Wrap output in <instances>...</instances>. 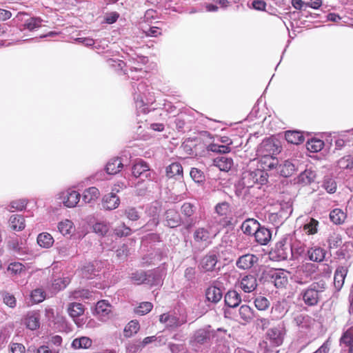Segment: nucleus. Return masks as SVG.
Wrapping results in <instances>:
<instances>
[{"label":"nucleus","mask_w":353,"mask_h":353,"mask_svg":"<svg viewBox=\"0 0 353 353\" xmlns=\"http://www.w3.org/2000/svg\"><path fill=\"white\" fill-rule=\"evenodd\" d=\"M223 331L222 329L219 328L216 332L211 330L210 327L199 329L194 332L190 343L192 345H210L216 332Z\"/></svg>","instance_id":"obj_1"},{"label":"nucleus","mask_w":353,"mask_h":353,"mask_svg":"<svg viewBox=\"0 0 353 353\" xmlns=\"http://www.w3.org/2000/svg\"><path fill=\"white\" fill-rule=\"evenodd\" d=\"M188 315L186 312H182L181 313L167 312L164 313L159 316V321L165 324L167 328L176 329L188 321Z\"/></svg>","instance_id":"obj_2"},{"label":"nucleus","mask_w":353,"mask_h":353,"mask_svg":"<svg viewBox=\"0 0 353 353\" xmlns=\"http://www.w3.org/2000/svg\"><path fill=\"white\" fill-rule=\"evenodd\" d=\"M284 332L280 326L268 330L266 334V340L260 343L261 347L267 351L270 350V347H278L283 343Z\"/></svg>","instance_id":"obj_3"},{"label":"nucleus","mask_w":353,"mask_h":353,"mask_svg":"<svg viewBox=\"0 0 353 353\" xmlns=\"http://www.w3.org/2000/svg\"><path fill=\"white\" fill-rule=\"evenodd\" d=\"M213 238L208 228H198L193 233L194 246L199 250H203L212 243Z\"/></svg>","instance_id":"obj_4"},{"label":"nucleus","mask_w":353,"mask_h":353,"mask_svg":"<svg viewBox=\"0 0 353 353\" xmlns=\"http://www.w3.org/2000/svg\"><path fill=\"white\" fill-rule=\"evenodd\" d=\"M315 270L316 268L313 264L310 263L303 264L297 268L293 275V279L299 284H306L312 280Z\"/></svg>","instance_id":"obj_5"},{"label":"nucleus","mask_w":353,"mask_h":353,"mask_svg":"<svg viewBox=\"0 0 353 353\" xmlns=\"http://www.w3.org/2000/svg\"><path fill=\"white\" fill-rule=\"evenodd\" d=\"M261 170H246L242 174L241 183L244 188H252L255 183L263 184L266 181Z\"/></svg>","instance_id":"obj_6"},{"label":"nucleus","mask_w":353,"mask_h":353,"mask_svg":"<svg viewBox=\"0 0 353 353\" xmlns=\"http://www.w3.org/2000/svg\"><path fill=\"white\" fill-rule=\"evenodd\" d=\"M263 274H266L273 280L276 288H283L288 284V272L283 270L270 268L265 270Z\"/></svg>","instance_id":"obj_7"},{"label":"nucleus","mask_w":353,"mask_h":353,"mask_svg":"<svg viewBox=\"0 0 353 353\" xmlns=\"http://www.w3.org/2000/svg\"><path fill=\"white\" fill-rule=\"evenodd\" d=\"M279 152V147L273 140L268 139L259 144L256 150V155L258 157H274Z\"/></svg>","instance_id":"obj_8"},{"label":"nucleus","mask_w":353,"mask_h":353,"mask_svg":"<svg viewBox=\"0 0 353 353\" xmlns=\"http://www.w3.org/2000/svg\"><path fill=\"white\" fill-rule=\"evenodd\" d=\"M196 208L194 205L186 202L183 204L181 208V214L185 217V228L189 229L199 222V219L194 214Z\"/></svg>","instance_id":"obj_9"},{"label":"nucleus","mask_w":353,"mask_h":353,"mask_svg":"<svg viewBox=\"0 0 353 353\" xmlns=\"http://www.w3.org/2000/svg\"><path fill=\"white\" fill-rule=\"evenodd\" d=\"M218 257L219 254L217 252L214 251L209 252L201 260L200 266L201 269L205 272H212L216 270H219V268H216V265L219 262Z\"/></svg>","instance_id":"obj_10"},{"label":"nucleus","mask_w":353,"mask_h":353,"mask_svg":"<svg viewBox=\"0 0 353 353\" xmlns=\"http://www.w3.org/2000/svg\"><path fill=\"white\" fill-rule=\"evenodd\" d=\"M219 282L214 281L205 290V296L208 301L217 303L223 297L222 289L219 286Z\"/></svg>","instance_id":"obj_11"},{"label":"nucleus","mask_w":353,"mask_h":353,"mask_svg":"<svg viewBox=\"0 0 353 353\" xmlns=\"http://www.w3.org/2000/svg\"><path fill=\"white\" fill-rule=\"evenodd\" d=\"M95 312L97 318L100 321L105 322L112 316V306L106 301L102 300L97 302Z\"/></svg>","instance_id":"obj_12"},{"label":"nucleus","mask_w":353,"mask_h":353,"mask_svg":"<svg viewBox=\"0 0 353 353\" xmlns=\"http://www.w3.org/2000/svg\"><path fill=\"white\" fill-rule=\"evenodd\" d=\"M259 261V257L252 254H245L238 258L236 265L239 269L245 270L251 269Z\"/></svg>","instance_id":"obj_13"},{"label":"nucleus","mask_w":353,"mask_h":353,"mask_svg":"<svg viewBox=\"0 0 353 353\" xmlns=\"http://www.w3.org/2000/svg\"><path fill=\"white\" fill-rule=\"evenodd\" d=\"M298 169V161L296 160L290 161L286 160L283 163L277 165L276 172L281 176L288 177L292 175L294 172Z\"/></svg>","instance_id":"obj_14"},{"label":"nucleus","mask_w":353,"mask_h":353,"mask_svg":"<svg viewBox=\"0 0 353 353\" xmlns=\"http://www.w3.org/2000/svg\"><path fill=\"white\" fill-rule=\"evenodd\" d=\"M81 195L73 190H68L61 193V199L63 205L68 208H74L79 203Z\"/></svg>","instance_id":"obj_15"},{"label":"nucleus","mask_w":353,"mask_h":353,"mask_svg":"<svg viewBox=\"0 0 353 353\" xmlns=\"http://www.w3.org/2000/svg\"><path fill=\"white\" fill-rule=\"evenodd\" d=\"M294 322L301 332L310 330L315 324L314 319L308 315L302 314L296 315L294 319Z\"/></svg>","instance_id":"obj_16"},{"label":"nucleus","mask_w":353,"mask_h":353,"mask_svg":"<svg viewBox=\"0 0 353 353\" xmlns=\"http://www.w3.org/2000/svg\"><path fill=\"white\" fill-rule=\"evenodd\" d=\"M303 300L307 305H314L319 301V292L316 290V285L312 284L307 290L301 293Z\"/></svg>","instance_id":"obj_17"},{"label":"nucleus","mask_w":353,"mask_h":353,"mask_svg":"<svg viewBox=\"0 0 353 353\" xmlns=\"http://www.w3.org/2000/svg\"><path fill=\"white\" fill-rule=\"evenodd\" d=\"M132 172L134 177H144L151 179V172L147 163L143 161H140L135 163L132 168Z\"/></svg>","instance_id":"obj_18"},{"label":"nucleus","mask_w":353,"mask_h":353,"mask_svg":"<svg viewBox=\"0 0 353 353\" xmlns=\"http://www.w3.org/2000/svg\"><path fill=\"white\" fill-rule=\"evenodd\" d=\"M258 285L257 279L255 275L247 274L240 281V287L245 293H250L256 290Z\"/></svg>","instance_id":"obj_19"},{"label":"nucleus","mask_w":353,"mask_h":353,"mask_svg":"<svg viewBox=\"0 0 353 353\" xmlns=\"http://www.w3.org/2000/svg\"><path fill=\"white\" fill-rule=\"evenodd\" d=\"M256 241L261 245H267L272 239V232L270 230L261 225L254 233Z\"/></svg>","instance_id":"obj_20"},{"label":"nucleus","mask_w":353,"mask_h":353,"mask_svg":"<svg viewBox=\"0 0 353 353\" xmlns=\"http://www.w3.org/2000/svg\"><path fill=\"white\" fill-rule=\"evenodd\" d=\"M120 203L119 198L114 193H108L103 197V208L108 210L116 209Z\"/></svg>","instance_id":"obj_21"},{"label":"nucleus","mask_w":353,"mask_h":353,"mask_svg":"<svg viewBox=\"0 0 353 353\" xmlns=\"http://www.w3.org/2000/svg\"><path fill=\"white\" fill-rule=\"evenodd\" d=\"M165 216L166 225L168 227L174 228L180 225L181 218L176 210L169 209L165 212Z\"/></svg>","instance_id":"obj_22"},{"label":"nucleus","mask_w":353,"mask_h":353,"mask_svg":"<svg viewBox=\"0 0 353 353\" xmlns=\"http://www.w3.org/2000/svg\"><path fill=\"white\" fill-rule=\"evenodd\" d=\"M225 303L230 307H236L241 302V296L236 290H229L225 295Z\"/></svg>","instance_id":"obj_23"},{"label":"nucleus","mask_w":353,"mask_h":353,"mask_svg":"<svg viewBox=\"0 0 353 353\" xmlns=\"http://www.w3.org/2000/svg\"><path fill=\"white\" fill-rule=\"evenodd\" d=\"M260 223L258 221L254 219H247L241 225V230L245 234L254 235V233L257 230Z\"/></svg>","instance_id":"obj_24"},{"label":"nucleus","mask_w":353,"mask_h":353,"mask_svg":"<svg viewBox=\"0 0 353 353\" xmlns=\"http://www.w3.org/2000/svg\"><path fill=\"white\" fill-rule=\"evenodd\" d=\"M23 323L30 330H36L40 326L39 315L37 312H30L24 319Z\"/></svg>","instance_id":"obj_25"},{"label":"nucleus","mask_w":353,"mask_h":353,"mask_svg":"<svg viewBox=\"0 0 353 353\" xmlns=\"http://www.w3.org/2000/svg\"><path fill=\"white\" fill-rule=\"evenodd\" d=\"M347 269L344 267H339L334 273V285L338 290H341L344 284L345 279L347 275Z\"/></svg>","instance_id":"obj_26"},{"label":"nucleus","mask_w":353,"mask_h":353,"mask_svg":"<svg viewBox=\"0 0 353 353\" xmlns=\"http://www.w3.org/2000/svg\"><path fill=\"white\" fill-rule=\"evenodd\" d=\"M123 165L119 158L110 159L106 164L105 170L108 174H116L121 171Z\"/></svg>","instance_id":"obj_27"},{"label":"nucleus","mask_w":353,"mask_h":353,"mask_svg":"<svg viewBox=\"0 0 353 353\" xmlns=\"http://www.w3.org/2000/svg\"><path fill=\"white\" fill-rule=\"evenodd\" d=\"M99 190L96 187H90L83 192L82 199L85 203H91L95 201L99 196Z\"/></svg>","instance_id":"obj_28"},{"label":"nucleus","mask_w":353,"mask_h":353,"mask_svg":"<svg viewBox=\"0 0 353 353\" xmlns=\"http://www.w3.org/2000/svg\"><path fill=\"white\" fill-rule=\"evenodd\" d=\"M316 174L310 170H305L302 172L297 177V183L302 185H307L310 184L314 181Z\"/></svg>","instance_id":"obj_29"},{"label":"nucleus","mask_w":353,"mask_h":353,"mask_svg":"<svg viewBox=\"0 0 353 353\" xmlns=\"http://www.w3.org/2000/svg\"><path fill=\"white\" fill-rule=\"evenodd\" d=\"M92 345V341L88 336H81L74 339L71 344L72 348L75 350L79 349H88Z\"/></svg>","instance_id":"obj_30"},{"label":"nucleus","mask_w":353,"mask_h":353,"mask_svg":"<svg viewBox=\"0 0 353 353\" xmlns=\"http://www.w3.org/2000/svg\"><path fill=\"white\" fill-rule=\"evenodd\" d=\"M239 314L243 323H247L252 320L254 311L249 305H242L239 310Z\"/></svg>","instance_id":"obj_31"},{"label":"nucleus","mask_w":353,"mask_h":353,"mask_svg":"<svg viewBox=\"0 0 353 353\" xmlns=\"http://www.w3.org/2000/svg\"><path fill=\"white\" fill-rule=\"evenodd\" d=\"M233 164V161L230 158L221 157L214 160V165L221 171H228Z\"/></svg>","instance_id":"obj_32"},{"label":"nucleus","mask_w":353,"mask_h":353,"mask_svg":"<svg viewBox=\"0 0 353 353\" xmlns=\"http://www.w3.org/2000/svg\"><path fill=\"white\" fill-rule=\"evenodd\" d=\"M307 254L310 260L321 262L325 259V251L321 248L314 247L307 250Z\"/></svg>","instance_id":"obj_33"},{"label":"nucleus","mask_w":353,"mask_h":353,"mask_svg":"<svg viewBox=\"0 0 353 353\" xmlns=\"http://www.w3.org/2000/svg\"><path fill=\"white\" fill-rule=\"evenodd\" d=\"M285 138L288 143L296 145L304 141V137L299 131H287L285 134Z\"/></svg>","instance_id":"obj_34"},{"label":"nucleus","mask_w":353,"mask_h":353,"mask_svg":"<svg viewBox=\"0 0 353 353\" xmlns=\"http://www.w3.org/2000/svg\"><path fill=\"white\" fill-rule=\"evenodd\" d=\"M37 243L43 248H49L54 243V239L52 235L48 232H43L37 236Z\"/></svg>","instance_id":"obj_35"},{"label":"nucleus","mask_w":353,"mask_h":353,"mask_svg":"<svg viewBox=\"0 0 353 353\" xmlns=\"http://www.w3.org/2000/svg\"><path fill=\"white\" fill-rule=\"evenodd\" d=\"M68 312L69 315L74 319L75 318L83 315L84 312V307L79 303H71L68 305Z\"/></svg>","instance_id":"obj_36"},{"label":"nucleus","mask_w":353,"mask_h":353,"mask_svg":"<svg viewBox=\"0 0 353 353\" xmlns=\"http://www.w3.org/2000/svg\"><path fill=\"white\" fill-rule=\"evenodd\" d=\"M166 175L169 178L181 177L183 176V168L179 163H173L166 168Z\"/></svg>","instance_id":"obj_37"},{"label":"nucleus","mask_w":353,"mask_h":353,"mask_svg":"<svg viewBox=\"0 0 353 353\" xmlns=\"http://www.w3.org/2000/svg\"><path fill=\"white\" fill-rule=\"evenodd\" d=\"M260 158L261 167L264 170L276 169L278 165V159L274 157H258Z\"/></svg>","instance_id":"obj_38"},{"label":"nucleus","mask_w":353,"mask_h":353,"mask_svg":"<svg viewBox=\"0 0 353 353\" xmlns=\"http://www.w3.org/2000/svg\"><path fill=\"white\" fill-rule=\"evenodd\" d=\"M151 276V274L147 275L144 271L140 270L133 272L130 278L135 284L140 285L145 282L150 283Z\"/></svg>","instance_id":"obj_39"},{"label":"nucleus","mask_w":353,"mask_h":353,"mask_svg":"<svg viewBox=\"0 0 353 353\" xmlns=\"http://www.w3.org/2000/svg\"><path fill=\"white\" fill-rule=\"evenodd\" d=\"M10 227L14 230H22L25 228L24 218L19 214H14L10 218Z\"/></svg>","instance_id":"obj_40"},{"label":"nucleus","mask_w":353,"mask_h":353,"mask_svg":"<svg viewBox=\"0 0 353 353\" xmlns=\"http://www.w3.org/2000/svg\"><path fill=\"white\" fill-rule=\"evenodd\" d=\"M58 230L63 236L70 235L74 232L73 223L68 219H65L59 223Z\"/></svg>","instance_id":"obj_41"},{"label":"nucleus","mask_w":353,"mask_h":353,"mask_svg":"<svg viewBox=\"0 0 353 353\" xmlns=\"http://www.w3.org/2000/svg\"><path fill=\"white\" fill-rule=\"evenodd\" d=\"M323 141L318 139H312L306 143L307 149L311 152L320 151L323 148Z\"/></svg>","instance_id":"obj_42"},{"label":"nucleus","mask_w":353,"mask_h":353,"mask_svg":"<svg viewBox=\"0 0 353 353\" xmlns=\"http://www.w3.org/2000/svg\"><path fill=\"white\" fill-rule=\"evenodd\" d=\"M69 283L70 279L68 277L58 278L54 279L52 284L53 292H57L65 288Z\"/></svg>","instance_id":"obj_43"},{"label":"nucleus","mask_w":353,"mask_h":353,"mask_svg":"<svg viewBox=\"0 0 353 353\" xmlns=\"http://www.w3.org/2000/svg\"><path fill=\"white\" fill-rule=\"evenodd\" d=\"M347 215L342 210L336 208L332 210V223L340 225L344 223Z\"/></svg>","instance_id":"obj_44"},{"label":"nucleus","mask_w":353,"mask_h":353,"mask_svg":"<svg viewBox=\"0 0 353 353\" xmlns=\"http://www.w3.org/2000/svg\"><path fill=\"white\" fill-rule=\"evenodd\" d=\"M139 323L137 321H131L125 327L124 334L126 337H130L139 330Z\"/></svg>","instance_id":"obj_45"},{"label":"nucleus","mask_w":353,"mask_h":353,"mask_svg":"<svg viewBox=\"0 0 353 353\" xmlns=\"http://www.w3.org/2000/svg\"><path fill=\"white\" fill-rule=\"evenodd\" d=\"M207 150L216 153L226 154L230 152L231 149L228 145H219L217 143H210L208 145Z\"/></svg>","instance_id":"obj_46"},{"label":"nucleus","mask_w":353,"mask_h":353,"mask_svg":"<svg viewBox=\"0 0 353 353\" xmlns=\"http://www.w3.org/2000/svg\"><path fill=\"white\" fill-rule=\"evenodd\" d=\"M337 166L341 169L353 168V157L346 156L341 158L338 161Z\"/></svg>","instance_id":"obj_47"},{"label":"nucleus","mask_w":353,"mask_h":353,"mask_svg":"<svg viewBox=\"0 0 353 353\" xmlns=\"http://www.w3.org/2000/svg\"><path fill=\"white\" fill-rule=\"evenodd\" d=\"M82 276L87 279H92V276L97 275V270L93 263H88L84 265L81 270Z\"/></svg>","instance_id":"obj_48"},{"label":"nucleus","mask_w":353,"mask_h":353,"mask_svg":"<svg viewBox=\"0 0 353 353\" xmlns=\"http://www.w3.org/2000/svg\"><path fill=\"white\" fill-rule=\"evenodd\" d=\"M42 20L40 18H30L26 21L24 23V28L29 30H34L41 26Z\"/></svg>","instance_id":"obj_49"},{"label":"nucleus","mask_w":353,"mask_h":353,"mask_svg":"<svg viewBox=\"0 0 353 353\" xmlns=\"http://www.w3.org/2000/svg\"><path fill=\"white\" fill-rule=\"evenodd\" d=\"M254 305L259 310H265L269 307L270 301L267 298L259 296L255 299Z\"/></svg>","instance_id":"obj_50"},{"label":"nucleus","mask_w":353,"mask_h":353,"mask_svg":"<svg viewBox=\"0 0 353 353\" xmlns=\"http://www.w3.org/2000/svg\"><path fill=\"white\" fill-rule=\"evenodd\" d=\"M152 307L153 305L150 302H143L135 308L134 312L139 315H144L150 312Z\"/></svg>","instance_id":"obj_51"},{"label":"nucleus","mask_w":353,"mask_h":353,"mask_svg":"<svg viewBox=\"0 0 353 353\" xmlns=\"http://www.w3.org/2000/svg\"><path fill=\"white\" fill-rule=\"evenodd\" d=\"M45 298V292L41 288L35 289L31 292V299L35 303L42 302Z\"/></svg>","instance_id":"obj_52"},{"label":"nucleus","mask_w":353,"mask_h":353,"mask_svg":"<svg viewBox=\"0 0 353 353\" xmlns=\"http://www.w3.org/2000/svg\"><path fill=\"white\" fill-rule=\"evenodd\" d=\"M318 221L314 219H310L309 223H306L304 227V231L308 234H313L317 232Z\"/></svg>","instance_id":"obj_53"},{"label":"nucleus","mask_w":353,"mask_h":353,"mask_svg":"<svg viewBox=\"0 0 353 353\" xmlns=\"http://www.w3.org/2000/svg\"><path fill=\"white\" fill-rule=\"evenodd\" d=\"M131 229L125 224H122L114 229V234L119 237L128 236L131 234Z\"/></svg>","instance_id":"obj_54"},{"label":"nucleus","mask_w":353,"mask_h":353,"mask_svg":"<svg viewBox=\"0 0 353 353\" xmlns=\"http://www.w3.org/2000/svg\"><path fill=\"white\" fill-rule=\"evenodd\" d=\"M27 205V201L26 199H19L17 201H13L10 203V211L14 210H23Z\"/></svg>","instance_id":"obj_55"},{"label":"nucleus","mask_w":353,"mask_h":353,"mask_svg":"<svg viewBox=\"0 0 353 353\" xmlns=\"http://www.w3.org/2000/svg\"><path fill=\"white\" fill-rule=\"evenodd\" d=\"M190 175L196 183L202 182L204 180L203 173L197 168H192L190 170Z\"/></svg>","instance_id":"obj_56"},{"label":"nucleus","mask_w":353,"mask_h":353,"mask_svg":"<svg viewBox=\"0 0 353 353\" xmlns=\"http://www.w3.org/2000/svg\"><path fill=\"white\" fill-rule=\"evenodd\" d=\"M3 299L4 303L10 307L13 308L16 306V299L12 294L4 292L3 294Z\"/></svg>","instance_id":"obj_57"},{"label":"nucleus","mask_w":353,"mask_h":353,"mask_svg":"<svg viewBox=\"0 0 353 353\" xmlns=\"http://www.w3.org/2000/svg\"><path fill=\"white\" fill-rule=\"evenodd\" d=\"M125 214L131 221H137L140 217L139 212L134 208H126Z\"/></svg>","instance_id":"obj_58"},{"label":"nucleus","mask_w":353,"mask_h":353,"mask_svg":"<svg viewBox=\"0 0 353 353\" xmlns=\"http://www.w3.org/2000/svg\"><path fill=\"white\" fill-rule=\"evenodd\" d=\"M94 232L100 235H105L108 231V226L104 223H97L93 225Z\"/></svg>","instance_id":"obj_59"},{"label":"nucleus","mask_w":353,"mask_h":353,"mask_svg":"<svg viewBox=\"0 0 353 353\" xmlns=\"http://www.w3.org/2000/svg\"><path fill=\"white\" fill-rule=\"evenodd\" d=\"M341 342L350 345L353 343V326L348 329L341 338Z\"/></svg>","instance_id":"obj_60"},{"label":"nucleus","mask_w":353,"mask_h":353,"mask_svg":"<svg viewBox=\"0 0 353 353\" xmlns=\"http://www.w3.org/2000/svg\"><path fill=\"white\" fill-rule=\"evenodd\" d=\"M229 210V204L227 202L218 203L215 207L216 212L220 216L226 215Z\"/></svg>","instance_id":"obj_61"},{"label":"nucleus","mask_w":353,"mask_h":353,"mask_svg":"<svg viewBox=\"0 0 353 353\" xmlns=\"http://www.w3.org/2000/svg\"><path fill=\"white\" fill-rule=\"evenodd\" d=\"M8 246L9 249L12 250L16 253H19L21 252V246L17 238L11 239L8 243Z\"/></svg>","instance_id":"obj_62"},{"label":"nucleus","mask_w":353,"mask_h":353,"mask_svg":"<svg viewBox=\"0 0 353 353\" xmlns=\"http://www.w3.org/2000/svg\"><path fill=\"white\" fill-rule=\"evenodd\" d=\"M24 266L19 262L10 263L8 267V271L12 274L20 273L23 270Z\"/></svg>","instance_id":"obj_63"},{"label":"nucleus","mask_w":353,"mask_h":353,"mask_svg":"<svg viewBox=\"0 0 353 353\" xmlns=\"http://www.w3.org/2000/svg\"><path fill=\"white\" fill-rule=\"evenodd\" d=\"M144 347L143 346V344H141V342H136L134 343L130 344L128 347V353H139L141 351V350Z\"/></svg>","instance_id":"obj_64"}]
</instances>
